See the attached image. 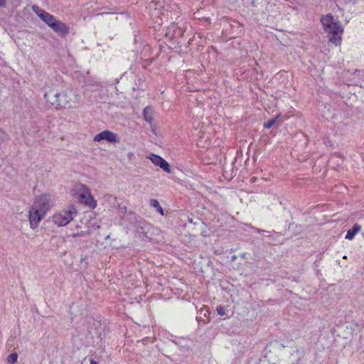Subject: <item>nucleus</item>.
<instances>
[{
  "label": "nucleus",
  "mask_w": 364,
  "mask_h": 364,
  "mask_svg": "<svg viewBox=\"0 0 364 364\" xmlns=\"http://www.w3.org/2000/svg\"><path fill=\"white\" fill-rule=\"evenodd\" d=\"M53 205V201L49 193H42L35 198L28 212L31 229L34 230L38 226L40 222Z\"/></svg>",
  "instance_id": "obj_1"
},
{
  "label": "nucleus",
  "mask_w": 364,
  "mask_h": 364,
  "mask_svg": "<svg viewBox=\"0 0 364 364\" xmlns=\"http://www.w3.org/2000/svg\"><path fill=\"white\" fill-rule=\"evenodd\" d=\"M44 99L58 109H73L78 102V95L68 87L60 92L51 89L45 93Z\"/></svg>",
  "instance_id": "obj_2"
},
{
  "label": "nucleus",
  "mask_w": 364,
  "mask_h": 364,
  "mask_svg": "<svg viewBox=\"0 0 364 364\" xmlns=\"http://www.w3.org/2000/svg\"><path fill=\"white\" fill-rule=\"evenodd\" d=\"M323 27L329 36V41L336 46L341 44L343 28L338 21L333 16L328 14L321 19Z\"/></svg>",
  "instance_id": "obj_3"
},
{
  "label": "nucleus",
  "mask_w": 364,
  "mask_h": 364,
  "mask_svg": "<svg viewBox=\"0 0 364 364\" xmlns=\"http://www.w3.org/2000/svg\"><path fill=\"white\" fill-rule=\"evenodd\" d=\"M77 213L75 206L69 205L65 209L56 212L52 216V221L59 227L65 226L73 220Z\"/></svg>",
  "instance_id": "obj_4"
},
{
  "label": "nucleus",
  "mask_w": 364,
  "mask_h": 364,
  "mask_svg": "<svg viewBox=\"0 0 364 364\" xmlns=\"http://www.w3.org/2000/svg\"><path fill=\"white\" fill-rule=\"evenodd\" d=\"M80 200L90 208L94 209L97 206V201L94 199L90 191L84 185H80Z\"/></svg>",
  "instance_id": "obj_5"
},
{
  "label": "nucleus",
  "mask_w": 364,
  "mask_h": 364,
  "mask_svg": "<svg viewBox=\"0 0 364 364\" xmlns=\"http://www.w3.org/2000/svg\"><path fill=\"white\" fill-rule=\"evenodd\" d=\"M93 140L96 142H100L102 140L107 141L109 143H118L119 141L117 134L109 130H105L96 134L94 136Z\"/></svg>",
  "instance_id": "obj_6"
},
{
  "label": "nucleus",
  "mask_w": 364,
  "mask_h": 364,
  "mask_svg": "<svg viewBox=\"0 0 364 364\" xmlns=\"http://www.w3.org/2000/svg\"><path fill=\"white\" fill-rule=\"evenodd\" d=\"M33 10L38 16V17L49 27H50L53 23L56 20L53 16L50 15L46 11L41 9L36 6H33Z\"/></svg>",
  "instance_id": "obj_7"
},
{
  "label": "nucleus",
  "mask_w": 364,
  "mask_h": 364,
  "mask_svg": "<svg viewBox=\"0 0 364 364\" xmlns=\"http://www.w3.org/2000/svg\"><path fill=\"white\" fill-rule=\"evenodd\" d=\"M149 159L151 161V162L156 165L159 166L166 173H171V170L169 166V164L161 156L151 154Z\"/></svg>",
  "instance_id": "obj_8"
},
{
  "label": "nucleus",
  "mask_w": 364,
  "mask_h": 364,
  "mask_svg": "<svg viewBox=\"0 0 364 364\" xmlns=\"http://www.w3.org/2000/svg\"><path fill=\"white\" fill-rule=\"evenodd\" d=\"M77 228H81L80 230H77L76 232L73 234V237H83L89 235L92 230H95L96 228H99V225H95L92 223H87L85 226L82 228L81 225H77Z\"/></svg>",
  "instance_id": "obj_9"
},
{
  "label": "nucleus",
  "mask_w": 364,
  "mask_h": 364,
  "mask_svg": "<svg viewBox=\"0 0 364 364\" xmlns=\"http://www.w3.org/2000/svg\"><path fill=\"white\" fill-rule=\"evenodd\" d=\"M50 28L56 33L61 36H65L68 33V28L66 25L58 20H55L53 24L50 26Z\"/></svg>",
  "instance_id": "obj_10"
},
{
  "label": "nucleus",
  "mask_w": 364,
  "mask_h": 364,
  "mask_svg": "<svg viewBox=\"0 0 364 364\" xmlns=\"http://www.w3.org/2000/svg\"><path fill=\"white\" fill-rule=\"evenodd\" d=\"M361 230V227L360 225H358V224H355L353 226V228L352 229H350L348 230L347 232V234L346 235V240H351L354 238L355 235L358 233Z\"/></svg>",
  "instance_id": "obj_11"
},
{
  "label": "nucleus",
  "mask_w": 364,
  "mask_h": 364,
  "mask_svg": "<svg viewBox=\"0 0 364 364\" xmlns=\"http://www.w3.org/2000/svg\"><path fill=\"white\" fill-rule=\"evenodd\" d=\"M87 323L91 325V327L89 328V332L90 334H98V331L97 330V328L100 326H101V323L98 321H95L92 318H89L87 321Z\"/></svg>",
  "instance_id": "obj_12"
},
{
  "label": "nucleus",
  "mask_w": 364,
  "mask_h": 364,
  "mask_svg": "<svg viewBox=\"0 0 364 364\" xmlns=\"http://www.w3.org/2000/svg\"><path fill=\"white\" fill-rule=\"evenodd\" d=\"M279 117L280 114H277L274 118L264 123V127L267 129L271 128L275 124V122L279 118Z\"/></svg>",
  "instance_id": "obj_13"
},
{
  "label": "nucleus",
  "mask_w": 364,
  "mask_h": 364,
  "mask_svg": "<svg viewBox=\"0 0 364 364\" xmlns=\"http://www.w3.org/2000/svg\"><path fill=\"white\" fill-rule=\"evenodd\" d=\"M18 357V356L16 353H11L7 357L6 361L9 364H14L17 361Z\"/></svg>",
  "instance_id": "obj_14"
},
{
  "label": "nucleus",
  "mask_w": 364,
  "mask_h": 364,
  "mask_svg": "<svg viewBox=\"0 0 364 364\" xmlns=\"http://www.w3.org/2000/svg\"><path fill=\"white\" fill-rule=\"evenodd\" d=\"M217 312L220 316H224L226 313V309L224 306H219L217 307Z\"/></svg>",
  "instance_id": "obj_15"
},
{
  "label": "nucleus",
  "mask_w": 364,
  "mask_h": 364,
  "mask_svg": "<svg viewBox=\"0 0 364 364\" xmlns=\"http://www.w3.org/2000/svg\"><path fill=\"white\" fill-rule=\"evenodd\" d=\"M149 108L148 107H146L144 109V118L147 121V122H151V117H149Z\"/></svg>",
  "instance_id": "obj_16"
},
{
  "label": "nucleus",
  "mask_w": 364,
  "mask_h": 364,
  "mask_svg": "<svg viewBox=\"0 0 364 364\" xmlns=\"http://www.w3.org/2000/svg\"><path fill=\"white\" fill-rule=\"evenodd\" d=\"M150 205L154 207V208H156V209L159 208V206H161L159 205V203L158 200H155V199H151L150 200Z\"/></svg>",
  "instance_id": "obj_17"
},
{
  "label": "nucleus",
  "mask_w": 364,
  "mask_h": 364,
  "mask_svg": "<svg viewBox=\"0 0 364 364\" xmlns=\"http://www.w3.org/2000/svg\"><path fill=\"white\" fill-rule=\"evenodd\" d=\"M6 4V0H0V7H4Z\"/></svg>",
  "instance_id": "obj_18"
},
{
  "label": "nucleus",
  "mask_w": 364,
  "mask_h": 364,
  "mask_svg": "<svg viewBox=\"0 0 364 364\" xmlns=\"http://www.w3.org/2000/svg\"><path fill=\"white\" fill-rule=\"evenodd\" d=\"M157 211L161 215H164V210L161 206H159L157 208Z\"/></svg>",
  "instance_id": "obj_19"
},
{
  "label": "nucleus",
  "mask_w": 364,
  "mask_h": 364,
  "mask_svg": "<svg viewBox=\"0 0 364 364\" xmlns=\"http://www.w3.org/2000/svg\"><path fill=\"white\" fill-rule=\"evenodd\" d=\"M134 156V154L132 152H130L128 154L129 159H131Z\"/></svg>",
  "instance_id": "obj_20"
},
{
  "label": "nucleus",
  "mask_w": 364,
  "mask_h": 364,
  "mask_svg": "<svg viewBox=\"0 0 364 364\" xmlns=\"http://www.w3.org/2000/svg\"><path fill=\"white\" fill-rule=\"evenodd\" d=\"M90 364H97V363L95 360H90Z\"/></svg>",
  "instance_id": "obj_21"
},
{
  "label": "nucleus",
  "mask_w": 364,
  "mask_h": 364,
  "mask_svg": "<svg viewBox=\"0 0 364 364\" xmlns=\"http://www.w3.org/2000/svg\"><path fill=\"white\" fill-rule=\"evenodd\" d=\"M205 311L204 314L205 316H206V313L209 314V311L208 309H205Z\"/></svg>",
  "instance_id": "obj_22"
},
{
  "label": "nucleus",
  "mask_w": 364,
  "mask_h": 364,
  "mask_svg": "<svg viewBox=\"0 0 364 364\" xmlns=\"http://www.w3.org/2000/svg\"><path fill=\"white\" fill-rule=\"evenodd\" d=\"M119 208H121V206H119ZM122 210H126V207H125V206H123V207L122 208Z\"/></svg>",
  "instance_id": "obj_23"
},
{
  "label": "nucleus",
  "mask_w": 364,
  "mask_h": 364,
  "mask_svg": "<svg viewBox=\"0 0 364 364\" xmlns=\"http://www.w3.org/2000/svg\"><path fill=\"white\" fill-rule=\"evenodd\" d=\"M355 73H360V70H355Z\"/></svg>",
  "instance_id": "obj_24"
},
{
  "label": "nucleus",
  "mask_w": 364,
  "mask_h": 364,
  "mask_svg": "<svg viewBox=\"0 0 364 364\" xmlns=\"http://www.w3.org/2000/svg\"><path fill=\"white\" fill-rule=\"evenodd\" d=\"M1 134V130L0 129V134Z\"/></svg>",
  "instance_id": "obj_25"
}]
</instances>
